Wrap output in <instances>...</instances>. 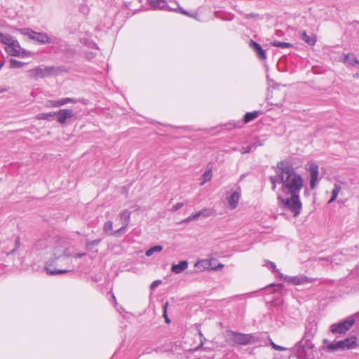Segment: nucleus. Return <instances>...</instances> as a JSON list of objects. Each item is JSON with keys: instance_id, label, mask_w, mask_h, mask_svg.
Wrapping results in <instances>:
<instances>
[{"instance_id": "obj_1", "label": "nucleus", "mask_w": 359, "mask_h": 359, "mask_svg": "<svg viewBox=\"0 0 359 359\" xmlns=\"http://www.w3.org/2000/svg\"><path fill=\"white\" fill-rule=\"evenodd\" d=\"M277 170V175L270 177L272 189L275 191L276 184H282L281 190L283 195H278L280 205L283 208L290 210L294 217H297L302 208L299 199V191L303 187V179L296 173L289 162H278Z\"/></svg>"}, {"instance_id": "obj_2", "label": "nucleus", "mask_w": 359, "mask_h": 359, "mask_svg": "<svg viewBox=\"0 0 359 359\" xmlns=\"http://www.w3.org/2000/svg\"><path fill=\"white\" fill-rule=\"evenodd\" d=\"M316 332V326L309 324L306 326L303 337L292 348L290 349L291 355L297 359H313V344L311 342Z\"/></svg>"}, {"instance_id": "obj_3", "label": "nucleus", "mask_w": 359, "mask_h": 359, "mask_svg": "<svg viewBox=\"0 0 359 359\" xmlns=\"http://www.w3.org/2000/svg\"><path fill=\"white\" fill-rule=\"evenodd\" d=\"M53 258L49 259L46 264L45 269L49 275L63 274L69 272V270L52 269V266L55 264L56 261L61 257H69L72 256L69 252V247L66 241L62 238H58L53 246Z\"/></svg>"}, {"instance_id": "obj_4", "label": "nucleus", "mask_w": 359, "mask_h": 359, "mask_svg": "<svg viewBox=\"0 0 359 359\" xmlns=\"http://www.w3.org/2000/svg\"><path fill=\"white\" fill-rule=\"evenodd\" d=\"M225 339L230 346H246L255 342V337L252 334H244L227 330L225 333Z\"/></svg>"}, {"instance_id": "obj_5", "label": "nucleus", "mask_w": 359, "mask_h": 359, "mask_svg": "<svg viewBox=\"0 0 359 359\" xmlns=\"http://www.w3.org/2000/svg\"><path fill=\"white\" fill-rule=\"evenodd\" d=\"M59 72V68L54 66L50 67H37L29 70V76L34 79H42L53 75H56Z\"/></svg>"}, {"instance_id": "obj_6", "label": "nucleus", "mask_w": 359, "mask_h": 359, "mask_svg": "<svg viewBox=\"0 0 359 359\" xmlns=\"http://www.w3.org/2000/svg\"><path fill=\"white\" fill-rule=\"evenodd\" d=\"M21 33L41 44H50L52 42L50 38L45 33L36 32L29 29H22Z\"/></svg>"}, {"instance_id": "obj_7", "label": "nucleus", "mask_w": 359, "mask_h": 359, "mask_svg": "<svg viewBox=\"0 0 359 359\" xmlns=\"http://www.w3.org/2000/svg\"><path fill=\"white\" fill-rule=\"evenodd\" d=\"M5 50L11 56L25 57L29 55V51L20 48V43L15 39L8 46H6Z\"/></svg>"}, {"instance_id": "obj_8", "label": "nucleus", "mask_w": 359, "mask_h": 359, "mask_svg": "<svg viewBox=\"0 0 359 359\" xmlns=\"http://www.w3.org/2000/svg\"><path fill=\"white\" fill-rule=\"evenodd\" d=\"M281 279H283L284 280L287 281V283L298 285H304L306 283H310L313 281H315L314 278L307 277L304 275H299L296 276H284L283 275V278Z\"/></svg>"}, {"instance_id": "obj_9", "label": "nucleus", "mask_w": 359, "mask_h": 359, "mask_svg": "<svg viewBox=\"0 0 359 359\" xmlns=\"http://www.w3.org/2000/svg\"><path fill=\"white\" fill-rule=\"evenodd\" d=\"M359 313H355L353 316H349L344 320L338 323V333L346 332L355 323V317H358Z\"/></svg>"}, {"instance_id": "obj_10", "label": "nucleus", "mask_w": 359, "mask_h": 359, "mask_svg": "<svg viewBox=\"0 0 359 359\" xmlns=\"http://www.w3.org/2000/svg\"><path fill=\"white\" fill-rule=\"evenodd\" d=\"M74 112L72 109H60L56 112L57 121L60 124H65L68 118L74 116Z\"/></svg>"}, {"instance_id": "obj_11", "label": "nucleus", "mask_w": 359, "mask_h": 359, "mask_svg": "<svg viewBox=\"0 0 359 359\" xmlns=\"http://www.w3.org/2000/svg\"><path fill=\"white\" fill-rule=\"evenodd\" d=\"M357 346V338L351 337L344 340L338 341V349L349 350L355 348Z\"/></svg>"}, {"instance_id": "obj_12", "label": "nucleus", "mask_w": 359, "mask_h": 359, "mask_svg": "<svg viewBox=\"0 0 359 359\" xmlns=\"http://www.w3.org/2000/svg\"><path fill=\"white\" fill-rule=\"evenodd\" d=\"M249 46L253 50L259 60H263L266 58V51L262 48L260 44L251 39L249 42Z\"/></svg>"}, {"instance_id": "obj_13", "label": "nucleus", "mask_w": 359, "mask_h": 359, "mask_svg": "<svg viewBox=\"0 0 359 359\" xmlns=\"http://www.w3.org/2000/svg\"><path fill=\"white\" fill-rule=\"evenodd\" d=\"M309 172H310V187L311 189H314L316 187V184L318 181V166L315 163H311L309 165Z\"/></svg>"}, {"instance_id": "obj_14", "label": "nucleus", "mask_w": 359, "mask_h": 359, "mask_svg": "<svg viewBox=\"0 0 359 359\" xmlns=\"http://www.w3.org/2000/svg\"><path fill=\"white\" fill-rule=\"evenodd\" d=\"M320 349L326 352L334 351L337 350V342L335 341V339L332 341H330L327 339H324Z\"/></svg>"}, {"instance_id": "obj_15", "label": "nucleus", "mask_w": 359, "mask_h": 359, "mask_svg": "<svg viewBox=\"0 0 359 359\" xmlns=\"http://www.w3.org/2000/svg\"><path fill=\"white\" fill-rule=\"evenodd\" d=\"M299 34L300 39L310 46H313L316 42V36L313 34L308 35L306 31L301 30Z\"/></svg>"}, {"instance_id": "obj_16", "label": "nucleus", "mask_w": 359, "mask_h": 359, "mask_svg": "<svg viewBox=\"0 0 359 359\" xmlns=\"http://www.w3.org/2000/svg\"><path fill=\"white\" fill-rule=\"evenodd\" d=\"M148 2L153 9L165 10L168 8L165 0H148Z\"/></svg>"}, {"instance_id": "obj_17", "label": "nucleus", "mask_w": 359, "mask_h": 359, "mask_svg": "<svg viewBox=\"0 0 359 359\" xmlns=\"http://www.w3.org/2000/svg\"><path fill=\"white\" fill-rule=\"evenodd\" d=\"M188 267V262L186 260L180 261L177 264H172L171 271L176 273L180 274L186 270Z\"/></svg>"}, {"instance_id": "obj_18", "label": "nucleus", "mask_w": 359, "mask_h": 359, "mask_svg": "<svg viewBox=\"0 0 359 359\" xmlns=\"http://www.w3.org/2000/svg\"><path fill=\"white\" fill-rule=\"evenodd\" d=\"M241 197V193L238 191L233 192V194L228 198L229 205L231 209H235L238 204Z\"/></svg>"}, {"instance_id": "obj_19", "label": "nucleus", "mask_w": 359, "mask_h": 359, "mask_svg": "<svg viewBox=\"0 0 359 359\" xmlns=\"http://www.w3.org/2000/svg\"><path fill=\"white\" fill-rule=\"evenodd\" d=\"M119 218L121 221L122 226L128 227L130 221V212L128 210H124L120 213Z\"/></svg>"}, {"instance_id": "obj_20", "label": "nucleus", "mask_w": 359, "mask_h": 359, "mask_svg": "<svg viewBox=\"0 0 359 359\" xmlns=\"http://www.w3.org/2000/svg\"><path fill=\"white\" fill-rule=\"evenodd\" d=\"M343 62L345 64H348L350 65H356L359 68V61L355 58V57L352 54H347L343 58Z\"/></svg>"}, {"instance_id": "obj_21", "label": "nucleus", "mask_w": 359, "mask_h": 359, "mask_svg": "<svg viewBox=\"0 0 359 359\" xmlns=\"http://www.w3.org/2000/svg\"><path fill=\"white\" fill-rule=\"evenodd\" d=\"M56 116V112L40 113L37 114L36 118L39 120H46L51 121Z\"/></svg>"}, {"instance_id": "obj_22", "label": "nucleus", "mask_w": 359, "mask_h": 359, "mask_svg": "<svg viewBox=\"0 0 359 359\" xmlns=\"http://www.w3.org/2000/svg\"><path fill=\"white\" fill-rule=\"evenodd\" d=\"M259 116V111H254L252 112H247L244 116V123H247L255 120Z\"/></svg>"}, {"instance_id": "obj_23", "label": "nucleus", "mask_w": 359, "mask_h": 359, "mask_svg": "<svg viewBox=\"0 0 359 359\" xmlns=\"http://www.w3.org/2000/svg\"><path fill=\"white\" fill-rule=\"evenodd\" d=\"M212 262L210 260L203 259L199 260L195 264V266L198 268H203L207 269H211Z\"/></svg>"}, {"instance_id": "obj_24", "label": "nucleus", "mask_w": 359, "mask_h": 359, "mask_svg": "<svg viewBox=\"0 0 359 359\" xmlns=\"http://www.w3.org/2000/svg\"><path fill=\"white\" fill-rule=\"evenodd\" d=\"M13 40L14 39L9 34H4L2 33L0 34V41L6 45V46H8Z\"/></svg>"}, {"instance_id": "obj_25", "label": "nucleus", "mask_w": 359, "mask_h": 359, "mask_svg": "<svg viewBox=\"0 0 359 359\" xmlns=\"http://www.w3.org/2000/svg\"><path fill=\"white\" fill-rule=\"evenodd\" d=\"M13 40L14 39L9 34H4L2 33L0 34V41L6 45V46H8Z\"/></svg>"}, {"instance_id": "obj_26", "label": "nucleus", "mask_w": 359, "mask_h": 359, "mask_svg": "<svg viewBox=\"0 0 359 359\" xmlns=\"http://www.w3.org/2000/svg\"><path fill=\"white\" fill-rule=\"evenodd\" d=\"M198 217L206 218L210 217L213 214V211L209 208H204L200 211H198Z\"/></svg>"}, {"instance_id": "obj_27", "label": "nucleus", "mask_w": 359, "mask_h": 359, "mask_svg": "<svg viewBox=\"0 0 359 359\" xmlns=\"http://www.w3.org/2000/svg\"><path fill=\"white\" fill-rule=\"evenodd\" d=\"M163 250V247L161 245H155L154 247L150 248L149 250L146 251V255L147 257L151 256L155 252H161Z\"/></svg>"}, {"instance_id": "obj_28", "label": "nucleus", "mask_w": 359, "mask_h": 359, "mask_svg": "<svg viewBox=\"0 0 359 359\" xmlns=\"http://www.w3.org/2000/svg\"><path fill=\"white\" fill-rule=\"evenodd\" d=\"M271 44L273 46L278 47V48H291L292 46V45L290 43L281 42V41H274L271 43Z\"/></svg>"}, {"instance_id": "obj_29", "label": "nucleus", "mask_w": 359, "mask_h": 359, "mask_svg": "<svg viewBox=\"0 0 359 359\" xmlns=\"http://www.w3.org/2000/svg\"><path fill=\"white\" fill-rule=\"evenodd\" d=\"M9 62H10V67L13 68V69L20 68L25 64L24 62H22L21 61H18L15 59H11Z\"/></svg>"}, {"instance_id": "obj_30", "label": "nucleus", "mask_w": 359, "mask_h": 359, "mask_svg": "<svg viewBox=\"0 0 359 359\" xmlns=\"http://www.w3.org/2000/svg\"><path fill=\"white\" fill-rule=\"evenodd\" d=\"M212 171L211 170H208L204 172L203 175V181L201 183V185H203L205 182H209L212 179Z\"/></svg>"}, {"instance_id": "obj_31", "label": "nucleus", "mask_w": 359, "mask_h": 359, "mask_svg": "<svg viewBox=\"0 0 359 359\" xmlns=\"http://www.w3.org/2000/svg\"><path fill=\"white\" fill-rule=\"evenodd\" d=\"M112 226H113V223L111 221H107L104 223V226H103V230L105 233H109V232H111L112 231Z\"/></svg>"}, {"instance_id": "obj_32", "label": "nucleus", "mask_w": 359, "mask_h": 359, "mask_svg": "<svg viewBox=\"0 0 359 359\" xmlns=\"http://www.w3.org/2000/svg\"><path fill=\"white\" fill-rule=\"evenodd\" d=\"M101 241L102 240L100 238H98V239H95L92 241H87L86 246L88 248H93L94 246L99 245L100 243L101 242Z\"/></svg>"}, {"instance_id": "obj_33", "label": "nucleus", "mask_w": 359, "mask_h": 359, "mask_svg": "<svg viewBox=\"0 0 359 359\" xmlns=\"http://www.w3.org/2000/svg\"><path fill=\"white\" fill-rule=\"evenodd\" d=\"M20 246V238L18 237L16 239H15V248L13 249L12 250H11L10 252H7V256H9L11 255H13L17 250L18 248Z\"/></svg>"}, {"instance_id": "obj_34", "label": "nucleus", "mask_w": 359, "mask_h": 359, "mask_svg": "<svg viewBox=\"0 0 359 359\" xmlns=\"http://www.w3.org/2000/svg\"><path fill=\"white\" fill-rule=\"evenodd\" d=\"M198 218H199L198 217V214L196 212V213H194V214L191 215L190 216H189L188 217H187L184 220V222H191L193 220L198 219Z\"/></svg>"}, {"instance_id": "obj_35", "label": "nucleus", "mask_w": 359, "mask_h": 359, "mask_svg": "<svg viewBox=\"0 0 359 359\" xmlns=\"http://www.w3.org/2000/svg\"><path fill=\"white\" fill-rule=\"evenodd\" d=\"M127 229V227H124L123 226H122L120 229H118V230L116 231H111L109 235H112V236H118L119 234H121V233H123L126 231V229Z\"/></svg>"}, {"instance_id": "obj_36", "label": "nucleus", "mask_w": 359, "mask_h": 359, "mask_svg": "<svg viewBox=\"0 0 359 359\" xmlns=\"http://www.w3.org/2000/svg\"><path fill=\"white\" fill-rule=\"evenodd\" d=\"M58 100H48L47 102V107H60Z\"/></svg>"}, {"instance_id": "obj_37", "label": "nucleus", "mask_w": 359, "mask_h": 359, "mask_svg": "<svg viewBox=\"0 0 359 359\" xmlns=\"http://www.w3.org/2000/svg\"><path fill=\"white\" fill-rule=\"evenodd\" d=\"M252 150H254V149H253V147H252V144H251L250 146H248V147H242V148L239 150V151H240L241 154H244L250 153V152H251Z\"/></svg>"}, {"instance_id": "obj_38", "label": "nucleus", "mask_w": 359, "mask_h": 359, "mask_svg": "<svg viewBox=\"0 0 359 359\" xmlns=\"http://www.w3.org/2000/svg\"><path fill=\"white\" fill-rule=\"evenodd\" d=\"M337 198V184L335 183L334 184V188L332 191V197L330 199V201H328V203H331L333 201H334L335 199Z\"/></svg>"}, {"instance_id": "obj_39", "label": "nucleus", "mask_w": 359, "mask_h": 359, "mask_svg": "<svg viewBox=\"0 0 359 359\" xmlns=\"http://www.w3.org/2000/svg\"><path fill=\"white\" fill-rule=\"evenodd\" d=\"M269 264L270 265V269H271L273 271H275L277 273H278V276H280V278H283V274L280 273L278 269H276V266L275 263L269 262Z\"/></svg>"}, {"instance_id": "obj_40", "label": "nucleus", "mask_w": 359, "mask_h": 359, "mask_svg": "<svg viewBox=\"0 0 359 359\" xmlns=\"http://www.w3.org/2000/svg\"><path fill=\"white\" fill-rule=\"evenodd\" d=\"M271 344L272 347L275 350H276V351H285V350H287L286 348H285L283 346H279V345H277L275 343H273V341L271 342Z\"/></svg>"}, {"instance_id": "obj_41", "label": "nucleus", "mask_w": 359, "mask_h": 359, "mask_svg": "<svg viewBox=\"0 0 359 359\" xmlns=\"http://www.w3.org/2000/svg\"><path fill=\"white\" fill-rule=\"evenodd\" d=\"M85 55L88 60H91L95 57L96 53L93 51H89V52H86L85 53Z\"/></svg>"}, {"instance_id": "obj_42", "label": "nucleus", "mask_w": 359, "mask_h": 359, "mask_svg": "<svg viewBox=\"0 0 359 359\" xmlns=\"http://www.w3.org/2000/svg\"><path fill=\"white\" fill-rule=\"evenodd\" d=\"M161 283V280H154L151 285V290H154L156 287H157Z\"/></svg>"}, {"instance_id": "obj_43", "label": "nucleus", "mask_w": 359, "mask_h": 359, "mask_svg": "<svg viewBox=\"0 0 359 359\" xmlns=\"http://www.w3.org/2000/svg\"><path fill=\"white\" fill-rule=\"evenodd\" d=\"M264 144L262 140H257L253 144H252V146L253 147V149H256L258 147L262 146Z\"/></svg>"}, {"instance_id": "obj_44", "label": "nucleus", "mask_w": 359, "mask_h": 359, "mask_svg": "<svg viewBox=\"0 0 359 359\" xmlns=\"http://www.w3.org/2000/svg\"><path fill=\"white\" fill-rule=\"evenodd\" d=\"M224 265L222 264H218L217 266H211V270L218 271L223 268Z\"/></svg>"}, {"instance_id": "obj_45", "label": "nucleus", "mask_w": 359, "mask_h": 359, "mask_svg": "<svg viewBox=\"0 0 359 359\" xmlns=\"http://www.w3.org/2000/svg\"><path fill=\"white\" fill-rule=\"evenodd\" d=\"M66 102H67V104H69V103H76L79 102V100L77 99H74V98H72V97H66Z\"/></svg>"}, {"instance_id": "obj_46", "label": "nucleus", "mask_w": 359, "mask_h": 359, "mask_svg": "<svg viewBox=\"0 0 359 359\" xmlns=\"http://www.w3.org/2000/svg\"><path fill=\"white\" fill-rule=\"evenodd\" d=\"M183 205H184V204L182 203H177L172 207V209L174 211H176V210L180 209L181 208H182Z\"/></svg>"}, {"instance_id": "obj_47", "label": "nucleus", "mask_w": 359, "mask_h": 359, "mask_svg": "<svg viewBox=\"0 0 359 359\" xmlns=\"http://www.w3.org/2000/svg\"><path fill=\"white\" fill-rule=\"evenodd\" d=\"M177 10L183 15H187V16H191V15L185 10H184L181 7H178Z\"/></svg>"}, {"instance_id": "obj_48", "label": "nucleus", "mask_w": 359, "mask_h": 359, "mask_svg": "<svg viewBox=\"0 0 359 359\" xmlns=\"http://www.w3.org/2000/svg\"><path fill=\"white\" fill-rule=\"evenodd\" d=\"M168 303H166V304L164 306V313H163V316L165 318V322L169 323H170V319L168 318L167 314H166V306H167Z\"/></svg>"}, {"instance_id": "obj_49", "label": "nucleus", "mask_w": 359, "mask_h": 359, "mask_svg": "<svg viewBox=\"0 0 359 359\" xmlns=\"http://www.w3.org/2000/svg\"><path fill=\"white\" fill-rule=\"evenodd\" d=\"M330 330L333 334L337 333V323H334L331 325Z\"/></svg>"}, {"instance_id": "obj_50", "label": "nucleus", "mask_w": 359, "mask_h": 359, "mask_svg": "<svg viewBox=\"0 0 359 359\" xmlns=\"http://www.w3.org/2000/svg\"><path fill=\"white\" fill-rule=\"evenodd\" d=\"M58 101H59L60 107L67 104L66 97L58 100Z\"/></svg>"}, {"instance_id": "obj_51", "label": "nucleus", "mask_w": 359, "mask_h": 359, "mask_svg": "<svg viewBox=\"0 0 359 359\" xmlns=\"http://www.w3.org/2000/svg\"><path fill=\"white\" fill-rule=\"evenodd\" d=\"M86 255V253L84 252H82V253H76L75 255H73L74 257L75 258H81L83 257L84 255Z\"/></svg>"}, {"instance_id": "obj_52", "label": "nucleus", "mask_w": 359, "mask_h": 359, "mask_svg": "<svg viewBox=\"0 0 359 359\" xmlns=\"http://www.w3.org/2000/svg\"><path fill=\"white\" fill-rule=\"evenodd\" d=\"M91 45H92V47H93V48H97L96 43H93V42H92V43H91Z\"/></svg>"}, {"instance_id": "obj_53", "label": "nucleus", "mask_w": 359, "mask_h": 359, "mask_svg": "<svg viewBox=\"0 0 359 359\" xmlns=\"http://www.w3.org/2000/svg\"><path fill=\"white\" fill-rule=\"evenodd\" d=\"M354 78H358L359 77V73H356L353 75Z\"/></svg>"}, {"instance_id": "obj_54", "label": "nucleus", "mask_w": 359, "mask_h": 359, "mask_svg": "<svg viewBox=\"0 0 359 359\" xmlns=\"http://www.w3.org/2000/svg\"><path fill=\"white\" fill-rule=\"evenodd\" d=\"M4 62H2L1 64H0V69L2 68V67L4 66Z\"/></svg>"}, {"instance_id": "obj_55", "label": "nucleus", "mask_w": 359, "mask_h": 359, "mask_svg": "<svg viewBox=\"0 0 359 359\" xmlns=\"http://www.w3.org/2000/svg\"><path fill=\"white\" fill-rule=\"evenodd\" d=\"M240 149H238V148H233V151H239Z\"/></svg>"}, {"instance_id": "obj_56", "label": "nucleus", "mask_w": 359, "mask_h": 359, "mask_svg": "<svg viewBox=\"0 0 359 359\" xmlns=\"http://www.w3.org/2000/svg\"><path fill=\"white\" fill-rule=\"evenodd\" d=\"M112 297H113V299L115 300V296L113 294Z\"/></svg>"}]
</instances>
